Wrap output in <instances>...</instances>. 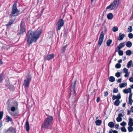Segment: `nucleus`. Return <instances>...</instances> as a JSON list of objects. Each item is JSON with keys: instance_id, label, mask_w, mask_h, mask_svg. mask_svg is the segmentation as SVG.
<instances>
[{"instance_id": "nucleus-61", "label": "nucleus", "mask_w": 133, "mask_h": 133, "mask_svg": "<svg viewBox=\"0 0 133 133\" xmlns=\"http://www.w3.org/2000/svg\"><path fill=\"white\" fill-rule=\"evenodd\" d=\"M126 105V103H124L123 104L122 106L123 107H125Z\"/></svg>"}, {"instance_id": "nucleus-24", "label": "nucleus", "mask_w": 133, "mask_h": 133, "mask_svg": "<svg viewBox=\"0 0 133 133\" xmlns=\"http://www.w3.org/2000/svg\"><path fill=\"white\" fill-rule=\"evenodd\" d=\"M102 121L100 120H97L95 122V123L96 125L99 126L102 123Z\"/></svg>"}, {"instance_id": "nucleus-44", "label": "nucleus", "mask_w": 133, "mask_h": 133, "mask_svg": "<svg viewBox=\"0 0 133 133\" xmlns=\"http://www.w3.org/2000/svg\"><path fill=\"white\" fill-rule=\"evenodd\" d=\"M118 91V89L117 88H114L113 91L114 93H117Z\"/></svg>"}, {"instance_id": "nucleus-59", "label": "nucleus", "mask_w": 133, "mask_h": 133, "mask_svg": "<svg viewBox=\"0 0 133 133\" xmlns=\"http://www.w3.org/2000/svg\"><path fill=\"white\" fill-rule=\"evenodd\" d=\"M118 62L119 63H121L122 62V59H120L118 61Z\"/></svg>"}, {"instance_id": "nucleus-2", "label": "nucleus", "mask_w": 133, "mask_h": 133, "mask_svg": "<svg viewBox=\"0 0 133 133\" xmlns=\"http://www.w3.org/2000/svg\"><path fill=\"white\" fill-rule=\"evenodd\" d=\"M53 117L49 115L44 120L41 125V129H52L53 125Z\"/></svg>"}, {"instance_id": "nucleus-53", "label": "nucleus", "mask_w": 133, "mask_h": 133, "mask_svg": "<svg viewBox=\"0 0 133 133\" xmlns=\"http://www.w3.org/2000/svg\"><path fill=\"white\" fill-rule=\"evenodd\" d=\"M100 100V98L99 97H97V100H96V102L98 103L99 102V100Z\"/></svg>"}, {"instance_id": "nucleus-28", "label": "nucleus", "mask_w": 133, "mask_h": 133, "mask_svg": "<svg viewBox=\"0 0 133 133\" xmlns=\"http://www.w3.org/2000/svg\"><path fill=\"white\" fill-rule=\"evenodd\" d=\"M112 42V40L111 39L108 40L106 42L107 46H109Z\"/></svg>"}, {"instance_id": "nucleus-34", "label": "nucleus", "mask_w": 133, "mask_h": 133, "mask_svg": "<svg viewBox=\"0 0 133 133\" xmlns=\"http://www.w3.org/2000/svg\"><path fill=\"white\" fill-rule=\"evenodd\" d=\"M128 32H131L132 31V28L131 26H129L128 28Z\"/></svg>"}, {"instance_id": "nucleus-62", "label": "nucleus", "mask_w": 133, "mask_h": 133, "mask_svg": "<svg viewBox=\"0 0 133 133\" xmlns=\"http://www.w3.org/2000/svg\"><path fill=\"white\" fill-rule=\"evenodd\" d=\"M123 57V61L125 60L126 59V57L125 56V57Z\"/></svg>"}, {"instance_id": "nucleus-50", "label": "nucleus", "mask_w": 133, "mask_h": 133, "mask_svg": "<svg viewBox=\"0 0 133 133\" xmlns=\"http://www.w3.org/2000/svg\"><path fill=\"white\" fill-rule=\"evenodd\" d=\"M129 80L131 82H133V77H130L129 79Z\"/></svg>"}, {"instance_id": "nucleus-23", "label": "nucleus", "mask_w": 133, "mask_h": 133, "mask_svg": "<svg viewBox=\"0 0 133 133\" xmlns=\"http://www.w3.org/2000/svg\"><path fill=\"white\" fill-rule=\"evenodd\" d=\"M6 119L8 122H9V121L12 122V118L8 115L6 116Z\"/></svg>"}, {"instance_id": "nucleus-7", "label": "nucleus", "mask_w": 133, "mask_h": 133, "mask_svg": "<svg viewBox=\"0 0 133 133\" xmlns=\"http://www.w3.org/2000/svg\"><path fill=\"white\" fill-rule=\"evenodd\" d=\"M25 31V29L24 24L23 22L22 21L20 25V31L18 32L19 35H22Z\"/></svg>"}, {"instance_id": "nucleus-16", "label": "nucleus", "mask_w": 133, "mask_h": 133, "mask_svg": "<svg viewBox=\"0 0 133 133\" xmlns=\"http://www.w3.org/2000/svg\"><path fill=\"white\" fill-rule=\"evenodd\" d=\"M125 36V35L124 34H122L121 32L119 34V36L117 38V39L119 41H121L123 39L124 37Z\"/></svg>"}, {"instance_id": "nucleus-3", "label": "nucleus", "mask_w": 133, "mask_h": 133, "mask_svg": "<svg viewBox=\"0 0 133 133\" xmlns=\"http://www.w3.org/2000/svg\"><path fill=\"white\" fill-rule=\"evenodd\" d=\"M17 1H15L14 2L12 6L11 11L10 12V14L9 15V16L11 18L15 17L17 16L20 12L17 7Z\"/></svg>"}, {"instance_id": "nucleus-11", "label": "nucleus", "mask_w": 133, "mask_h": 133, "mask_svg": "<svg viewBox=\"0 0 133 133\" xmlns=\"http://www.w3.org/2000/svg\"><path fill=\"white\" fill-rule=\"evenodd\" d=\"M6 133H16L15 129L12 127H9L6 130Z\"/></svg>"}, {"instance_id": "nucleus-54", "label": "nucleus", "mask_w": 133, "mask_h": 133, "mask_svg": "<svg viewBox=\"0 0 133 133\" xmlns=\"http://www.w3.org/2000/svg\"><path fill=\"white\" fill-rule=\"evenodd\" d=\"M131 111H131H130L129 110H128L127 111V115H129L130 114Z\"/></svg>"}, {"instance_id": "nucleus-36", "label": "nucleus", "mask_w": 133, "mask_h": 133, "mask_svg": "<svg viewBox=\"0 0 133 133\" xmlns=\"http://www.w3.org/2000/svg\"><path fill=\"white\" fill-rule=\"evenodd\" d=\"M112 31L114 32L117 31L118 30V28L116 26H114L112 29Z\"/></svg>"}, {"instance_id": "nucleus-29", "label": "nucleus", "mask_w": 133, "mask_h": 133, "mask_svg": "<svg viewBox=\"0 0 133 133\" xmlns=\"http://www.w3.org/2000/svg\"><path fill=\"white\" fill-rule=\"evenodd\" d=\"M132 60H130L129 62H128L127 64V67L128 68H129L131 67L132 65Z\"/></svg>"}, {"instance_id": "nucleus-1", "label": "nucleus", "mask_w": 133, "mask_h": 133, "mask_svg": "<svg viewBox=\"0 0 133 133\" xmlns=\"http://www.w3.org/2000/svg\"><path fill=\"white\" fill-rule=\"evenodd\" d=\"M42 32V30H37L36 31L29 30L26 33V39L29 45L31 44L33 42H36L37 40L40 37Z\"/></svg>"}, {"instance_id": "nucleus-18", "label": "nucleus", "mask_w": 133, "mask_h": 133, "mask_svg": "<svg viewBox=\"0 0 133 133\" xmlns=\"http://www.w3.org/2000/svg\"><path fill=\"white\" fill-rule=\"evenodd\" d=\"M54 57V55L52 54H51L48 55L46 57V59L47 60L49 61L52 59Z\"/></svg>"}, {"instance_id": "nucleus-57", "label": "nucleus", "mask_w": 133, "mask_h": 133, "mask_svg": "<svg viewBox=\"0 0 133 133\" xmlns=\"http://www.w3.org/2000/svg\"><path fill=\"white\" fill-rule=\"evenodd\" d=\"M2 125V122L1 121H0V128Z\"/></svg>"}, {"instance_id": "nucleus-17", "label": "nucleus", "mask_w": 133, "mask_h": 133, "mask_svg": "<svg viewBox=\"0 0 133 133\" xmlns=\"http://www.w3.org/2000/svg\"><path fill=\"white\" fill-rule=\"evenodd\" d=\"M25 127L26 131L28 132L30 130V128L29 122L28 121H26L25 124Z\"/></svg>"}, {"instance_id": "nucleus-45", "label": "nucleus", "mask_w": 133, "mask_h": 133, "mask_svg": "<svg viewBox=\"0 0 133 133\" xmlns=\"http://www.w3.org/2000/svg\"><path fill=\"white\" fill-rule=\"evenodd\" d=\"M126 123L125 122L123 121L120 123V125L121 126H124L126 125Z\"/></svg>"}, {"instance_id": "nucleus-48", "label": "nucleus", "mask_w": 133, "mask_h": 133, "mask_svg": "<svg viewBox=\"0 0 133 133\" xmlns=\"http://www.w3.org/2000/svg\"><path fill=\"white\" fill-rule=\"evenodd\" d=\"M108 95V92L107 91H105L104 93V96H107Z\"/></svg>"}, {"instance_id": "nucleus-60", "label": "nucleus", "mask_w": 133, "mask_h": 133, "mask_svg": "<svg viewBox=\"0 0 133 133\" xmlns=\"http://www.w3.org/2000/svg\"><path fill=\"white\" fill-rule=\"evenodd\" d=\"M120 73L119 72H117L115 74V75H120Z\"/></svg>"}, {"instance_id": "nucleus-20", "label": "nucleus", "mask_w": 133, "mask_h": 133, "mask_svg": "<svg viewBox=\"0 0 133 133\" xmlns=\"http://www.w3.org/2000/svg\"><path fill=\"white\" fill-rule=\"evenodd\" d=\"M128 125L130 126H133V119L132 118H129Z\"/></svg>"}, {"instance_id": "nucleus-64", "label": "nucleus", "mask_w": 133, "mask_h": 133, "mask_svg": "<svg viewBox=\"0 0 133 133\" xmlns=\"http://www.w3.org/2000/svg\"><path fill=\"white\" fill-rule=\"evenodd\" d=\"M132 89L133 88V84L130 87Z\"/></svg>"}, {"instance_id": "nucleus-42", "label": "nucleus", "mask_w": 133, "mask_h": 133, "mask_svg": "<svg viewBox=\"0 0 133 133\" xmlns=\"http://www.w3.org/2000/svg\"><path fill=\"white\" fill-rule=\"evenodd\" d=\"M5 85L8 88H9L10 89V83L9 82H7L5 84Z\"/></svg>"}, {"instance_id": "nucleus-49", "label": "nucleus", "mask_w": 133, "mask_h": 133, "mask_svg": "<svg viewBox=\"0 0 133 133\" xmlns=\"http://www.w3.org/2000/svg\"><path fill=\"white\" fill-rule=\"evenodd\" d=\"M133 101L132 99H129V102L130 105H131L132 104V102Z\"/></svg>"}, {"instance_id": "nucleus-58", "label": "nucleus", "mask_w": 133, "mask_h": 133, "mask_svg": "<svg viewBox=\"0 0 133 133\" xmlns=\"http://www.w3.org/2000/svg\"><path fill=\"white\" fill-rule=\"evenodd\" d=\"M112 131L113 133H118V131L116 130Z\"/></svg>"}, {"instance_id": "nucleus-51", "label": "nucleus", "mask_w": 133, "mask_h": 133, "mask_svg": "<svg viewBox=\"0 0 133 133\" xmlns=\"http://www.w3.org/2000/svg\"><path fill=\"white\" fill-rule=\"evenodd\" d=\"M118 116L121 117L123 116V115L121 113H119L118 115Z\"/></svg>"}, {"instance_id": "nucleus-13", "label": "nucleus", "mask_w": 133, "mask_h": 133, "mask_svg": "<svg viewBox=\"0 0 133 133\" xmlns=\"http://www.w3.org/2000/svg\"><path fill=\"white\" fill-rule=\"evenodd\" d=\"M76 80H75L74 82L72 83L71 85V90L72 89L73 91L75 93H76V91L75 90V88L76 86Z\"/></svg>"}, {"instance_id": "nucleus-35", "label": "nucleus", "mask_w": 133, "mask_h": 133, "mask_svg": "<svg viewBox=\"0 0 133 133\" xmlns=\"http://www.w3.org/2000/svg\"><path fill=\"white\" fill-rule=\"evenodd\" d=\"M121 66V64L119 63L116 64L115 66V68L117 69H119L120 68Z\"/></svg>"}, {"instance_id": "nucleus-14", "label": "nucleus", "mask_w": 133, "mask_h": 133, "mask_svg": "<svg viewBox=\"0 0 133 133\" xmlns=\"http://www.w3.org/2000/svg\"><path fill=\"white\" fill-rule=\"evenodd\" d=\"M121 98V96L120 94L119 93L117 94V96L113 95L112 97V99L113 100H115L116 99L119 100Z\"/></svg>"}, {"instance_id": "nucleus-56", "label": "nucleus", "mask_w": 133, "mask_h": 133, "mask_svg": "<svg viewBox=\"0 0 133 133\" xmlns=\"http://www.w3.org/2000/svg\"><path fill=\"white\" fill-rule=\"evenodd\" d=\"M3 62L2 60L0 58V66L2 65L3 64Z\"/></svg>"}, {"instance_id": "nucleus-30", "label": "nucleus", "mask_w": 133, "mask_h": 133, "mask_svg": "<svg viewBox=\"0 0 133 133\" xmlns=\"http://www.w3.org/2000/svg\"><path fill=\"white\" fill-rule=\"evenodd\" d=\"M127 85L126 83H122L121 84H120L119 85V87L120 88H122L123 87H125Z\"/></svg>"}, {"instance_id": "nucleus-33", "label": "nucleus", "mask_w": 133, "mask_h": 133, "mask_svg": "<svg viewBox=\"0 0 133 133\" xmlns=\"http://www.w3.org/2000/svg\"><path fill=\"white\" fill-rule=\"evenodd\" d=\"M3 114L4 112L3 111H0V120L1 121L3 117Z\"/></svg>"}, {"instance_id": "nucleus-46", "label": "nucleus", "mask_w": 133, "mask_h": 133, "mask_svg": "<svg viewBox=\"0 0 133 133\" xmlns=\"http://www.w3.org/2000/svg\"><path fill=\"white\" fill-rule=\"evenodd\" d=\"M3 75H0V83L2 82L3 79Z\"/></svg>"}, {"instance_id": "nucleus-8", "label": "nucleus", "mask_w": 133, "mask_h": 133, "mask_svg": "<svg viewBox=\"0 0 133 133\" xmlns=\"http://www.w3.org/2000/svg\"><path fill=\"white\" fill-rule=\"evenodd\" d=\"M13 103L14 104L13 106L11 107L10 110L14 112L18 109V103L17 101H15L13 102Z\"/></svg>"}, {"instance_id": "nucleus-25", "label": "nucleus", "mask_w": 133, "mask_h": 133, "mask_svg": "<svg viewBox=\"0 0 133 133\" xmlns=\"http://www.w3.org/2000/svg\"><path fill=\"white\" fill-rule=\"evenodd\" d=\"M132 45V43L131 42L128 41L127 42L126 44V45L128 48L131 47Z\"/></svg>"}, {"instance_id": "nucleus-37", "label": "nucleus", "mask_w": 133, "mask_h": 133, "mask_svg": "<svg viewBox=\"0 0 133 133\" xmlns=\"http://www.w3.org/2000/svg\"><path fill=\"white\" fill-rule=\"evenodd\" d=\"M132 126H129L128 128V129L129 132H132L133 131V128Z\"/></svg>"}, {"instance_id": "nucleus-22", "label": "nucleus", "mask_w": 133, "mask_h": 133, "mask_svg": "<svg viewBox=\"0 0 133 133\" xmlns=\"http://www.w3.org/2000/svg\"><path fill=\"white\" fill-rule=\"evenodd\" d=\"M108 125L110 128H112L115 126V124L112 122H109L108 124Z\"/></svg>"}, {"instance_id": "nucleus-55", "label": "nucleus", "mask_w": 133, "mask_h": 133, "mask_svg": "<svg viewBox=\"0 0 133 133\" xmlns=\"http://www.w3.org/2000/svg\"><path fill=\"white\" fill-rule=\"evenodd\" d=\"M122 80V78H119L118 79L117 82L119 83H121V82Z\"/></svg>"}, {"instance_id": "nucleus-4", "label": "nucleus", "mask_w": 133, "mask_h": 133, "mask_svg": "<svg viewBox=\"0 0 133 133\" xmlns=\"http://www.w3.org/2000/svg\"><path fill=\"white\" fill-rule=\"evenodd\" d=\"M122 0H114L110 4L106 7L107 9L110 10L116 9L121 3Z\"/></svg>"}, {"instance_id": "nucleus-31", "label": "nucleus", "mask_w": 133, "mask_h": 133, "mask_svg": "<svg viewBox=\"0 0 133 133\" xmlns=\"http://www.w3.org/2000/svg\"><path fill=\"white\" fill-rule=\"evenodd\" d=\"M126 54L127 55L130 56L132 54L131 51L130 50H128L126 51Z\"/></svg>"}, {"instance_id": "nucleus-52", "label": "nucleus", "mask_w": 133, "mask_h": 133, "mask_svg": "<svg viewBox=\"0 0 133 133\" xmlns=\"http://www.w3.org/2000/svg\"><path fill=\"white\" fill-rule=\"evenodd\" d=\"M119 124H117L115 125V128L117 129H118V127H119Z\"/></svg>"}, {"instance_id": "nucleus-43", "label": "nucleus", "mask_w": 133, "mask_h": 133, "mask_svg": "<svg viewBox=\"0 0 133 133\" xmlns=\"http://www.w3.org/2000/svg\"><path fill=\"white\" fill-rule=\"evenodd\" d=\"M128 36L130 38H132L133 37V35L131 33H129L128 34Z\"/></svg>"}, {"instance_id": "nucleus-6", "label": "nucleus", "mask_w": 133, "mask_h": 133, "mask_svg": "<svg viewBox=\"0 0 133 133\" xmlns=\"http://www.w3.org/2000/svg\"><path fill=\"white\" fill-rule=\"evenodd\" d=\"M64 24V22L63 19H60L57 23L56 25L57 27L56 28L57 30H59L61 27Z\"/></svg>"}, {"instance_id": "nucleus-27", "label": "nucleus", "mask_w": 133, "mask_h": 133, "mask_svg": "<svg viewBox=\"0 0 133 133\" xmlns=\"http://www.w3.org/2000/svg\"><path fill=\"white\" fill-rule=\"evenodd\" d=\"M120 104V101L119 100L116 99L114 103V104L116 106H118Z\"/></svg>"}, {"instance_id": "nucleus-19", "label": "nucleus", "mask_w": 133, "mask_h": 133, "mask_svg": "<svg viewBox=\"0 0 133 133\" xmlns=\"http://www.w3.org/2000/svg\"><path fill=\"white\" fill-rule=\"evenodd\" d=\"M123 92L124 94H128L129 93H131V89L129 88L127 89H125L123 90Z\"/></svg>"}, {"instance_id": "nucleus-15", "label": "nucleus", "mask_w": 133, "mask_h": 133, "mask_svg": "<svg viewBox=\"0 0 133 133\" xmlns=\"http://www.w3.org/2000/svg\"><path fill=\"white\" fill-rule=\"evenodd\" d=\"M125 45L124 42L122 43L119 44L118 46H117L116 49L118 50H119L122 48Z\"/></svg>"}, {"instance_id": "nucleus-41", "label": "nucleus", "mask_w": 133, "mask_h": 133, "mask_svg": "<svg viewBox=\"0 0 133 133\" xmlns=\"http://www.w3.org/2000/svg\"><path fill=\"white\" fill-rule=\"evenodd\" d=\"M121 129L122 132H125L127 131V130L124 127L121 128Z\"/></svg>"}, {"instance_id": "nucleus-10", "label": "nucleus", "mask_w": 133, "mask_h": 133, "mask_svg": "<svg viewBox=\"0 0 133 133\" xmlns=\"http://www.w3.org/2000/svg\"><path fill=\"white\" fill-rule=\"evenodd\" d=\"M19 112L17 111L16 112H13L10 113V114L14 117L15 118H17L18 117L21 115L20 114H19Z\"/></svg>"}, {"instance_id": "nucleus-47", "label": "nucleus", "mask_w": 133, "mask_h": 133, "mask_svg": "<svg viewBox=\"0 0 133 133\" xmlns=\"http://www.w3.org/2000/svg\"><path fill=\"white\" fill-rule=\"evenodd\" d=\"M130 94H129V99H132V94L131 93H130Z\"/></svg>"}, {"instance_id": "nucleus-40", "label": "nucleus", "mask_w": 133, "mask_h": 133, "mask_svg": "<svg viewBox=\"0 0 133 133\" xmlns=\"http://www.w3.org/2000/svg\"><path fill=\"white\" fill-rule=\"evenodd\" d=\"M67 46V45H66L62 47V49L63 52H65V49H66V48Z\"/></svg>"}, {"instance_id": "nucleus-9", "label": "nucleus", "mask_w": 133, "mask_h": 133, "mask_svg": "<svg viewBox=\"0 0 133 133\" xmlns=\"http://www.w3.org/2000/svg\"><path fill=\"white\" fill-rule=\"evenodd\" d=\"M104 34L103 31H102L101 33L99 40L98 42V45L100 46L102 44L104 38Z\"/></svg>"}, {"instance_id": "nucleus-32", "label": "nucleus", "mask_w": 133, "mask_h": 133, "mask_svg": "<svg viewBox=\"0 0 133 133\" xmlns=\"http://www.w3.org/2000/svg\"><path fill=\"white\" fill-rule=\"evenodd\" d=\"M123 71L124 72L125 74V75H127V74H129L128 72V70L126 68H125L123 69Z\"/></svg>"}, {"instance_id": "nucleus-39", "label": "nucleus", "mask_w": 133, "mask_h": 133, "mask_svg": "<svg viewBox=\"0 0 133 133\" xmlns=\"http://www.w3.org/2000/svg\"><path fill=\"white\" fill-rule=\"evenodd\" d=\"M118 54L120 56H122L123 54V52L121 50H118Z\"/></svg>"}, {"instance_id": "nucleus-5", "label": "nucleus", "mask_w": 133, "mask_h": 133, "mask_svg": "<svg viewBox=\"0 0 133 133\" xmlns=\"http://www.w3.org/2000/svg\"><path fill=\"white\" fill-rule=\"evenodd\" d=\"M32 79L31 75H27L26 78L25 79L23 83V85L25 88H28L30 83Z\"/></svg>"}, {"instance_id": "nucleus-38", "label": "nucleus", "mask_w": 133, "mask_h": 133, "mask_svg": "<svg viewBox=\"0 0 133 133\" xmlns=\"http://www.w3.org/2000/svg\"><path fill=\"white\" fill-rule=\"evenodd\" d=\"M122 120V118L121 117H118L116 118V120L117 122H121Z\"/></svg>"}, {"instance_id": "nucleus-63", "label": "nucleus", "mask_w": 133, "mask_h": 133, "mask_svg": "<svg viewBox=\"0 0 133 133\" xmlns=\"http://www.w3.org/2000/svg\"><path fill=\"white\" fill-rule=\"evenodd\" d=\"M112 129L110 130V131H109V133H112V132L111 131Z\"/></svg>"}, {"instance_id": "nucleus-21", "label": "nucleus", "mask_w": 133, "mask_h": 133, "mask_svg": "<svg viewBox=\"0 0 133 133\" xmlns=\"http://www.w3.org/2000/svg\"><path fill=\"white\" fill-rule=\"evenodd\" d=\"M113 17V15L112 13H109L107 15V17L108 19H112Z\"/></svg>"}, {"instance_id": "nucleus-12", "label": "nucleus", "mask_w": 133, "mask_h": 133, "mask_svg": "<svg viewBox=\"0 0 133 133\" xmlns=\"http://www.w3.org/2000/svg\"><path fill=\"white\" fill-rule=\"evenodd\" d=\"M16 18H14L12 19L9 20L8 24H7L6 25V26L8 27L10 26L12 24L14 21L16 20Z\"/></svg>"}, {"instance_id": "nucleus-26", "label": "nucleus", "mask_w": 133, "mask_h": 133, "mask_svg": "<svg viewBox=\"0 0 133 133\" xmlns=\"http://www.w3.org/2000/svg\"><path fill=\"white\" fill-rule=\"evenodd\" d=\"M109 81L111 82H113L115 81V78L112 76H110L109 78Z\"/></svg>"}]
</instances>
